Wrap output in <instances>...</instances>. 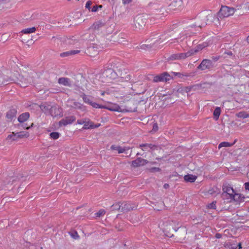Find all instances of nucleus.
<instances>
[{
    "instance_id": "f257e3e1",
    "label": "nucleus",
    "mask_w": 249,
    "mask_h": 249,
    "mask_svg": "<svg viewBox=\"0 0 249 249\" xmlns=\"http://www.w3.org/2000/svg\"><path fill=\"white\" fill-rule=\"evenodd\" d=\"M110 68V89L113 86H122V83L128 81L131 79V76L127 75L125 77L122 75L120 69L116 64L112 62Z\"/></svg>"
},
{
    "instance_id": "f03ea898",
    "label": "nucleus",
    "mask_w": 249,
    "mask_h": 249,
    "mask_svg": "<svg viewBox=\"0 0 249 249\" xmlns=\"http://www.w3.org/2000/svg\"><path fill=\"white\" fill-rule=\"evenodd\" d=\"M214 17V15L211 14L207 16L203 15L198 16L196 17L194 22L188 27V28H197L198 29H201L208 24L207 22L209 20H210L211 22H212Z\"/></svg>"
},
{
    "instance_id": "7ed1b4c3",
    "label": "nucleus",
    "mask_w": 249,
    "mask_h": 249,
    "mask_svg": "<svg viewBox=\"0 0 249 249\" xmlns=\"http://www.w3.org/2000/svg\"><path fill=\"white\" fill-rule=\"evenodd\" d=\"M146 18L145 15H138L134 18V27L136 30H141L145 26Z\"/></svg>"
},
{
    "instance_id": "20e7f679",
    "label": "nucleus",
    "mask_w": 249,
    "mask_h": 249,
    "mask_svg": "<svg viewBox=\"0 0 249 249\" xmlns=\"http://www.w3.org/2000/svg\"><path fill=\"white\" fill-rule=\"evenodd\" d=\"M235 12V8L233 7H229L227 6H222L221 9L217 13V18L222 19L225 17H228L232 15Z\"/></svg>"
},
{
    "instance_id": "39448f33",
    "label": "nucleus",
    "mask_w": 249,
    "mask_h": 249,
    "mask_svg": "<svg viewBox=\"0 0 249 249\" xmlns=\"http://www.w3.org/2000/svg\"><path fill=\"white\" fill-rule=\"evenodd\" d=\"M160 38L158 35H155L150 36L145 41V44H142L140 46V48L144 50H148L153 47V46L160 40Z\"/></svg>"
},
{
    "instance_id": "423d86ee",
    "label": "nucleus",
    "mask_w": 249,
    "mask_h": 249,
    "mask_svg": "<svg viewBox=\"0 0 249 249\" xmlns=\"http://www.w3.org/2000/svg\"><path fill=\"white\" fill-rule=\"evenodd\" d=\"M138 102L134 99H130L125 104L124 108L123 109L124 112H132L137 111Z\"/></svg>"
},
{
    "instance_id": "0eeeda50",
    "label": "nucleus",
    "mask_w": 249,
    "mask_h": 249,
    "mask_svg": "<svg viewBox=\"0 0 249 249\" xmlns=\"http://www.w3.org/2000/svg\"><path fill=\"white\" fill-rule=\"evenodd\" d=\"M222 190L223 191V193L222 194V196L224 199L225 198L230 199L231 196L235 193L233 188L227 182H225L223 184Z\"/></svg>"
},
{
    "instance_id": "6e6552de",
    "label": "nucleus",
    "mask_w": 249,
    "mask_h": 249,
    "mask_svg": "<svg viewBox=\"0 0 249 249\" xmlns=\"http://www.w3.org/2000/svg\"><path fill=\"white\" fill-rule=\"evenodd\" d=\"M121 86H113V88L110 89V97L112 99H120L124 97L125 93L120 89Z\"/></svg>"
},
{
    "instance_id": "1a4fd4ad",
    "label": "nucleus",
    "mask_w": 249,
    "mask_h": 249,
    "mask_svg": "<svg viewBox=\"0 0 249 249\" xmlns=\"http://www.w3.org/2000/svg\"><path fill=\"white\" fill-rule=\"evenodd\" d=\"M164 225L163 231L165 235L169 237L174 236V233L175 232V228L174 227V223L166 222L164 223Z\"/></svg>"
},
{
    "instance_id": "9d476101",
    "label": "nucleus",
    "mask_w": 249,
    "mask_h": 249,
    "mask_svg": "<svg viewBox=\"0 0 249 249\" xmlns=\"http://www.w3.org/2000/svg\"><path fill=\"white\" fill-rule=\"evenodd\" d=\"M214 67V64L212 61L210 59H203L201 63L198 66L197 69L201 70V71H204L206 70H210Z\"/></svg>"
},
{
    "instance_id": "9b49d317",
    "label": "nucleus",
    "mask_w": 249,
    "mask_h": 249,
    "mask_svg": "<svg viewBox=\"0 0 249 249\" xmlns=\"http://www.w3.org/2000/svg\"><path fill=\"white\" fill-rule=\"evenodd\" d=\"M172 78L173 77L167 72H164L154 76L153 81L154 82H167Z\"/></svg>"
},
{
    "instance_id": "f8f14e48",
    "label": "nucleus",
    "mask_w": 249,
    "mask_h": 249,
    "mask_svg": "<svg viewBox=\"0 0 249 249\" xmlns=\"http://www.w3.org/2000/svg\"><path fill=\"white\" fill-rule=\"evenodd\" d=\"M235 8V12L239 16L244 15L249 11V2L242 4L240 5L237 6Z\"/></svg>"
},
{
    "instance_id": "ddd939ff",
    "label": "nucleus",
    "mask_w": 249,
    "mask_h": 249,
    "mask_svg": "<svg viewBox=\"0 0 249 249\" xmlns=\"http://www.w3.org/2000/svg\"><path fill=\"white\" fill-rule=\"evenodd\" d=\"M41 109L46 113H49L52 116H56L57 114H53V112L57 109L55 106H52L50 105L44 103L40 105Z\"/></svg>"
},
{
    "instance_id": "4468645a",
    "label": "nucleus",
    "mask_w": 249,
    "mask_h": 249,
    "mask_svg": "<svg viewBox=\"0 0 249 249\" xmlns=\"http://www.w3.org/2000/svg\"><path fill=\"white\" fill-rule=\"evenodd\" d=\"M29 134L27 132H19L16 133L13 132L7 136V139L11 141H16L18 138H27Z\"/></svg>"
},
{
    "instance_id": "2eb2a0df",
    "label": "nucleus",
    "mask_w": 249,
    "mask_h": 249,
    "mask_svg": "<svg viewBox=\"0 0 249 249\" xmlns=\"http://www.w3.org/2000/svg\"><path fill=\"white\" fill-rule=\"evenodd\" d=\"M68 106L71 108L80 109L82 111L86 110V107L83 104L75 101L74 100H69L68 101Z\"/></svg>"
},
{
    "instance_id": "dca6fc26",
    "label": "nucleus",
    "mask_w": 249,
    "mask_h": 249,
    "mask_svg": "<svg viewBox=\"0 0 249 249\" xmlns=\"http://www.w3.org/2000/svg\"><path fill=\"white\" fill-rule=\"evenodd\" d=\"M82 98H83V100L84 101V102L87 104H88L90 105H91L92 107H94V108H107V109H109V107H105V106H102V105H100L96 103H95V102H93L90 98L86 96V95H83L82 96Z\"/></svg>"
},
{
    "instance_id": "f3484780",
    "label": "nucleus",
    "mask_w": 249,
    "mask_h": 249,
    "mask_svg": "<svg viewBox=\"0 0 249 249\" xmlns=\"http://www.w3.org/2000/svg\"><path fill=\"white\" fill-rule=\"evenodd\" d=\"M148 162L149 161L147 160L138 158L135 160L132 161L131 166L134 168H136L143 166Z\"/></svg>"
},
{
    "instance_id": "a211bd4d",
    "label": "nucleus",
    "mask_w": 249,
    "mask_h": 249,
    "mask_svg": "<svg viewBox=\"0 0 249 249\" xmlns=\"http://www.w3.org/2000/svg\"><path fill=\"white\" fill-rule=\"evenodd\" d=\"M124 35L122 33L115 32L111 36L112 39L110 41H113V42H117L119 43H123L124 41L125 38L124 37Z\"/></svg>"
},
{
    "instance_id": "6ab92c4d",
    "label": "nucleus",
    "mask_w": 249,
    "mask_h": 249,
    "mask_svg": "<svg viewBox=\"0 0 249 249\" xmlns=\"http://www.w3.org/2000/svg\"><path fill=\"white\" fill-rule=\"evenodd\" d=\"M75 119L76 118L74 116H68L60 120L59 122V124L60 126H66L72 124Z\"/></svg>"
},
{
    "instance_id": "aec40b11",
    "label": "nucleus",
    "mask_w": 249,
    "mask_h": 249,
    "mask_svg": "<svg viewBox=\"0 0 249 249\" xmlns=\"http://www.w3.org/2000/svg\"><path fill=\"white\" fill-rule=\"evenodd\" d=\"M121 204V212L125 213L131 210L135 209V207L132 206V204L130 203L127 202H122Z\"/></svg>"
},
{
    "instance_id": "412c9836",
    "label": "nucleus",
    "mask_w": 249,
    "mask_h": 249,
    "mask_svg": "<svg viewBox=\"0 0 249 249\" xmlns=\"http://www.w3.org/2000/svg\"><path fill=\"white\" fill-rule=\"evenodd\" d=\"M245 198V197L242 195L236 193L235 192L234 194L232 195L231 196L230 199L231 201L233 200L238 203H240L241 202H244Z\"/></svg>"
},
{
    "instance_id": "4be33fe9",
    "label": "nucleus",
    "mask_w": 249,
    "mask_h": 249,
    "mask_svg": "<svg viewBox=\"0 0 249 249\" xmlns=\"http://www.w3.org/2000/svg\"><path fill=\"white\" fill-rule=\"evenodd\" d=\"M175 236L178 239H181L184 237V234L186 232L185 230L183 228L179 227L177 229L175 228Z\"/></svg>"
},
{
    "instance_id": "5701e85b",
    "label": "nucleus",
    "mask_w": 249,
    "mask_h": 249,
    "mask_svg": "<svg viewBox=\"0 0 249 249\" xmlns=\"http://www.w3.org/2000/svg\"><path fill=\"white\" fill-rule=\"evenodd\" d=\"M110 150L113 155L123 153L124 150V149H123L122 147L116 145H112L110 147Z\"/></svg>"
},
{
    "instance_id": "b1692460",
    "label": "nucleus",
    "mask_w": 249,
    "mask_h": 249,
    "mask_svg": "<svg viewBox=\"0 0 249 249\" xmlns=\"http://www.w3.org/2000/svg\"><path fill=\"white\" fill-rule=\"evenodd\" d=\"M18 79H19V82H21V83H19L21 87H26L28 86V84L31 83L32 82V80L29 79H27L26 78H24L23 76L19 75V77L18 78Z\"/></svg>"
},
{
    "instance_id": "393cba45",
    "label": "nucleus",
    "mask_w": 249,
    "mask_h": 249,
    "mask_svg": "<svg viewBox=\"0 0 249 249\" xmlns=\"http://www.w3.org/2000/svg\"><path fill=\"white\" fill-rule=\"evenodd\" d=\"M100 126V124H94L89 121H86L85 124H84V126L83 127V129H88L90 128H94L98 127Z\"/></svg>"
},
{
    "instance_id": "a878e982",
    "label": "nucleus",
    "mask_w": 249,
    "mask_h": 249,
    "mask_svg": "<svg viewBox=\"0 0 249 249\" xmlns=\"http://www.w3.org/2000/svg\"><path fill=\"white\" fill-rule=\"evenodd\" d=\"M58 82L59 84L65 86L70 87L71 85V82L70 79L67 77L60 78L58 80Z\"/></svg>"
},
{
    "instance_id": "bb28decb",
    "label": "nucleus",
    "mask_w": 249,
    "mask_h": 249,
    "mask_svg": "<svg viewBox=\"0 0 249 249\" xmlns=\"http://www.w3.org/2000/svg\"><path fill=\"white\" fill-rule=\"evenodd\" d=\"M197 178V176L191 174H187L184 176V179L186 182H194L196 179Z\"/></svg>"
},
{
    "instance_id": "cd10ccee",
    "label": "nucleus",
    "mask_w": 249,
    "mask_h": 249,
    "mask_svg": "<svg viewBox=\"0 0 249 249\" xmlns=\"http://www.w3.org/2000/svg\"><path fill=\"white\" fill-rule=\"evenodd\" d=\"M110 111L124 112L123 109H121L118 105L112 104L111 102H110Z\"/></svg>"
},
{
    "instance_id": "c85d7f7f",
    "label": "nucleus",
    "mask_w": 249,
    "mask_h": 249,
    "mask_svg": "<svg viewBox=\"0 0 249 249\" xmlns=\"http://www.w3.org/2000/svg\"><path fill=\"white\" fill-rule=\"evenodd\" d=\"M29 116V113L28 112L22 113L18 117V121L20 123H23L28 119Z\"/></svg>"
},
{
    "instance_id": "c756f323",
    "label": "nucleus",
    "mask_w": 249,
    "mask_h": 249,
    "mask_svg": "<svg viewBox=\"0 0 249 249\" xmlns=\"http://www.w3.org/2000/svg\"><path fill=\"white\" fill-rule=\"evenodd\" d=\"M80 52L79 50H71L67 52H65L60 53V56L64 57H66L70 55H73L77 54Z\"/></svg>"
},
{
    "instance_id": "7c9ffc66",
    "label": "nucleus",
    "mask_w": 249,
    "mask_h": 249,
    "mask_svg": "<svg viewBox=\"0 0 249 249\" xmlns=\"http://www.w3.org/2000/svg\"><path fill=\"white\" fill-rule=\"evenodd\" d=\"M121 202L113 204L110 207V211H118L121 212Z\"/></svg>"
},
{
    "instance_id": "2f4dec72",
    "label": "nucleus",
    "mask_w": 249,
    "mask_h": 249,
    "mask_svg": "<svg viewBox=\"0 0 249 249\" xmlns=\"http://www.w3.org/2000/svg\"><path fill=\"white\" fill-rule=\"evenodd\" d=\"M224 246L226 249H237L236 244L230 242L225 243L224 245Z\"/></svg>"
},
{
    "instance_id": "473e14b6",
    "label": "nucleus",
    "mask_w": 249,
    "mask_h": 249,
    "mask_svg": "<svg viewBox=\"0 0 249 249\" xmlns=\"http://www.w3.org/2000/svg\"><path fill=\"white\" fill-rule=\"evenodd\" d=\"M236 142V140H235L234 141V142H233V143H230L229 142H222L219 144L218 148L220 149V148L223 147H231V146H232Z\"/></svg>"
},
{
    "instance_id": "72a5a7b5",
    "label": "nucleus",
    "mask_w": 249,
    "mask_h": 249,
    "mask_svg": "<svg viewBox=\"0 0 249 249\" xmlns=\"http://www.w3.org/2000/svg\"><path fill=\"white\" fill-rule=\"evenodd\" d=\"M221 113V109L219 107H216L215 109L214 110L213 115V118L217 120L219 118V117Z\"/></svg>"
},
{
    "instance_id": "f704fd0d",
    "label": "nucleus",
    "mask_w": 249,
    "mask_h": 249,
    "mask_svg": "<svg viewBox=\"0 0 249 249\" xmlns=\"http://www.w3.org/2000/svg\"><path fill=\"white\" fill-rule=\"evenodd\" d=\"M36 30V28L35 27H31L25 29H23L21 32L25 34H28L34 33Z\"/></svg>"
},
{
    "instance_id": "c9c22d12",
    "label": "nucleus",
    "mask_w": 249,
    "mask_h": 249,
    "mask_svg": "<svg viewBox=\"0 0 249 249\" xmlns=\"http://www.w3.org/2000/svg\"><path fill=\"white\" fill-rule=\"evenodd\" d=\"M181 0H174L170 4V6L174 7H178L181 6Z\"/></svg>"
},
{
    "instance_id": "e433bc0d",
    "label": "nucleus",
    "mask_w": 249,
    "mask_h": 249,
    "mask_svg": "<svg viewBox=\"0 0 249 249\" xmlns=\"http://www.w3.org/2000/svg\"><path fill=\"white\" fill-rule=\"evenodd\" d=\"M207 43H203L201 44H199L196 46V47L195 48V50L197 51V53L199 51L202 50L203 49L205 48L207 46Z\"/></svg>"
},
{
    "instance_id": "4c0bfd02",
    "label": "nucleus",
    "mask_w": 249,
    "mask_h": 249,
    "mask_svg": "<svg viewBox=\"0 0 249 249\" xmlns=\"http://www.w3.org/2000/svg\"><path fill=\"white\" fill-rule=\"evenodd\" d=\"M50 136L52 139L56 140L60 137V133L57 132H53L50 134Z\"/></svg>"
},
{
    "instance_id": "58836bf2",
    "label": "nucleus",
    "mask_w": 249,
    "mask_h": 249,
    "mask_svg": "<svg viewBox=\"0 0 249 249\" xmlns=\"http://www.w3.org/2000/svg\"><path fill=\"white\" fill-rule=\"evenodd\" d=\"M201 87V85H196L192 86L189 87H186L185 90H186V92H188L190 91L192 89H196V88H199V87Z\"/></svg>"
},
{
    "instance_id": "ea45409f",
    "label": "nucleus",
    "mask_w": 249,
    "mask_h": 249,
    "mask_svg": "<svg viewBox=\"0 0 249 249\" xmlns=\"http://www.w3.org/2000/svg\"><path fill=\"white\" fill-rule=\"evenodd\" d=\"M237 116L244 119L247 118L249 117V114L245 112H240L238 114Z\"/></svg>"
},
{
    "instance_id": "a19ab883",
    "label": "nucleus",
    "mask_w": 249,
    "mask_h": 249,
    "mask_svg": "<svg viewBox=\"0 0 249 249\" xmlns=\"http://www.w3.org/2000/svg\"><path fill=\"white\" fill-rule=\"evenodd\" d=\"M197 53V51L195 50V49H191L188 51L187 52L185 53L186 54L187 57L190 56L191 55H194V54Z\"/></svg>"
},
{
    "instance_id": "79ce46f5",
    "label": "nucleus",
    "mask_w": 249,
    "mask_h": 249,
    "mask_svg": "<svg viewBox=\"0 0 249 249\" xmlns=\"http://www.w3.org/2000/svg\"><path fill=\"white\" fill-rule=\"evenodd\" d=\"M174 60H178V53L173 54L167 58L168 61Z\"/></svg>"
},
{
    "instance_id": "37998d69",
    "label": "nucleus",
    "mask_w": 249,
    "mask_h": 249,
    "mask_svg": "<svg viewBox=\"0 0 249 249\" xmlns=\"http://www.w3.org/2000/svg\"><path fill=\"white\" fill-rule=\"evenodd\" d=\"M104 23L102 21H98L93 24L94 29H98L100 27H102Z\"/></svg>"
},
{
    "instance_id": "c03bdc74",
    "label": "nucleus",
    "mask_w": 249,
    "mask_h": 249,
    "mask_svg": "<svg viewBox=\"0 0 249 249\" xmlns=\"http://www.w3.org/2000/svg\"><path fill=\"white\" fill-rule=\"evenodd\" d=\"M216 202L213 201L211 203L208 205L207 207L208 209H216Z\"/></svg>"
},
{
    "instance_id": "a18cd8bd",
    "label": "nucleus",
    "mask_w": 249,
    "mask_h": 249,
    "mask_svg": "<svg viewBox=\"0 0 249 249\" xmlns=\"http://www.w3.org/2000/svg\"><path fill=\"white\" fill-rule=\"evenodd\" d=\"M15 181L13 178H9L6 179V181L5 182V185L12 184L13 182Z\"/></svg>"
},
{
    "instance_id": "49530a36",
    "label": "nucleus",
    "mask_w": 249,
    "mask_h": 249,
    "mask_svg": "<svg viewBox=\"0 0 249 249\" xmlns=\"http://www.w3.org/2000/svg\"><path fill=\"white\" fill-rule=\"evenodd\" d=\"M149 171L151 173L160 172L161 169L159 167H152L149 169Z\"/></svg>"
},
{
    "instance_id": "de8ad7c7",
    "label": "nucleus",
    "mask_w": 249,
    "mask_h": 249,
    "mask_svg": "<svg viewBox=\"0 0 249 249\" xmlns=\"http://www.w3.org/2000/svg\"><path fill=\"white\" fill-rule=\"evenodd\" d=\"M105 213V211L104 210L102 209L99 211L98 212L96 213L95 215L96 217H100L101 216L104 215Z\"/></svg>"
},
{
    "instance_id": "09e8293b",
    "label": "nucleus",
    "mask_w": 249,
    "mask_h": 249,
    "mask_svg": "<svg viewBox=\"0 0 249 249\" xmlns=\"http://www.w3.org/2000/svg\"><path fill=\"white\" fill-rule=\"evenodd\" d=\"M102 5H95L94 6L92 9H91V11L93 12H97L99 8H102Z\"/></svg>"
},
{
    "instance_id": "8fccbe9b",
    "label": "nucleus",
    "mask_w": 249,
    "mask_h": 249,
    "mask_svg": "<svg viewBox=\"0 0 249 249\" xmlns=\"http://www.w3.org/2000/svg\"><path fill=\"white\" fill-rule=\"evenodd\" d=\"M178 59H183L187 58L186 53H178Z\"/></svg>"
},
{
    "instance_id": "3c124183",
    "label": "nucleus",
    "mask_w": 249,
    "mask_h": 249,
    "mask_svg": "<svg viewBox=\"0 0 249 249\" xmlns=\"http://www.w3.org/2000/svg\"><path fill=\"white\" fill-rule=\"evenodd\" d=\"M148 147H149L152 150H155L158 149V146L156 145L149 143V144H148Z\"/></svg>"
},
{
    "instance_id": "603ef678",
    "label": "nucleus",
    "mask_w": 249,
    "mask_h": 249,
    "mask_svg": "<svg viewBox=\"0 0 249 249\" xmlns=\"http://www.w3.org/2000/svg\"><path fill=\"white\" fill-rule=\"evenodd\" d=\"M158 128H159V127H158L157 123H154L153 124V128H152L151 131L156 132L157 131H158Z\"/></svg>"
},
{
    "instance_id": "864d4df0",
    "label": "nucleus",
    "mask_w": 249,
    "mask_h": 249,
    "mask_svg": "<svg viewBox=\"0 0 249 249\" xmlns=\"http://www.w3.org/2000/svg\"><path fill=\"white\" fill-rule=\"evenodd\" d=\"M71 236L73 238V239H76L77 238H78L79 237V236L78 235V233L76 231H74V232H71Z\"/></svg>"
},
{
    "instance_id": "5fc2aeb1",
    "label": "nucleus",
    "mask_w": 249,
    "mask_h": 249,
    "mask_svg": "<svg viewBox=\"0 0 249 249\" xmlns=\"http://www.w3.org/2000/svg\"><path fill=\"white\" fill-rule=\"evenodd\" d=\"M239 220H240L238 222L241 223H245L246 222H249V219H247L246 218H239Z\"/></svg>"
},
{
    "instance_id": "6e6d98bb",
    "label": "nucleus",
    "mask_w": 249,
    "mask_h": 249,
    "mask_svg": "<svg viewBox=\"0 0 249 249\" xmlns=\"http://www.w3.org/2000/svg\"><path fill=\"white\" fill-rule=\"evenodd\" d=\"M91 4H92V2L91 1H90V0L88 1L86 3V6H85L86 8L87 9H88L89 10H90V8H91L90 6H91Z\"/></svg>"
},
{
    "instance_id": "4d7b16f0",
    "label": "nucleus",
    "mask_w": 249,
    "mask_h": 249,
    "mask_svg": "<svg viewBox=\"0 0 249 249\" xmlns=\"http://www.w3.org/2000/svg\"><path fill=\"white\" fill-rule=\"evenodd\" d=\"M175 76H177L179 78H181L183 75L180 73V72H172Z\"/></svg>"
},
{
    "instance_id": "13d9d810",
    "label": "nucleus",
    "mask_w": 249,
    "mask_h": 249,
    "mask_svg": "<svg viewBox=\"0 0 249 249\" xmlns=\"http://www.w3.org/2000/svg\"><path fill=\"white\" fill-rule=\"evenodd\" d=\"M244 185L245 190L249 191V182L245 183Z\"/></svg>"
},
{
    "instance_id": "bf43d9fd",
    "label": "nucleus",
    "mask_w": 249,
    "mask_h": 249,
    "mask_svg": "<svg viewBox=\"0 0 249 249\" xmlns=\"http://www.w3.org/2000/svg\"><path fill=\"white\" fill-rule=\"evenodd\" d=\"M219 56H213L212 57V60H213L214 62L217 61L219 59Z\"/></svg>"
},
{
    "instance_id": "052dcab7",
    "label": "nucleus",
    "mask_w": 249,
    "mask_h": 249,
    "mask_svg": "<svg viewBox=\"0 0 249 249\" xmlns=\"http://www.w3.org/2000/svg\"><path fill=\"white\" fill-rule=\"evenodd\" d=\"M85 123V121L83 120H79L77 121V124H84Z\"/></svg>"
},
{
    "instance_id": "680f3d73",
    "label": "nucleus",
    "mask_w": 249,
    "mask_h": 249,
    "mask_svg": "<svg viewBox=\"0 0 249 249\" xmlns=\"http://www.w3.org/2000/svg\"><path fill=\"white\" fill-rule=\"evenodd\" d=\"M224 54H226L230 56H232L233 55V53L231 51H224Z\"/></svg>"
},
{
    "instance_id": "e2e57ef3",
    "label": "nucleus",
    "mask_w": 249,
    "mask_h": 249,
    "mask_svg": "<svg viewBox=\"0 0 249 249\" xmlns=\"http://www.w3.org/2000/svg\"><path fill=\"white\" fill-rule=\"evenodd\" d=\"M5 84V82H4V81H3V77L2 76L0 75V86L2 84Z\"/></svg>"
},
{
    "instance_id": "0e129e2a",
    "label": "nucleus",
    "mask_w": 249,
    "mask_h": 249,
    "mask_svg": "<svg viewBox=\"0 0 249 249\" xmlns=\"http://www.w3.org/2000/svg\"><path fill=\"white\" fill-rule=\"evenodd\" d=\"M148 144H149V143H142L140 145V147H148Z\"/></svg>"
},
{
    "instance_id": "69168bd1",
    "label": "nucleus",
    "mask_w": 249,
    "mask_h": 249,
    "mask_svg": "<svg viewBox=\"0 0 249 249\" xmlns=\"http://www.w3.org/2000/svg\"><path fill=\"white\" fill-rule=\"evenodd\" d=\"M132 1V0H123V3L124 4L129 3Z\"/></svg>"
},
{
    "instance_id": "338daca9",
    "label": "nucleus",
    "mask_w": 249,
    "mask_h": 249,
    "mask_svg": "<svg viewBox=\"0 0 249 249\" xmlns=\"http://www.w3.org/2000/svg\"><path fill=\"white\" fill-rule=\"evenodd\" d=\"M221 236H222V235H221V234H220V233H216V234H215V237H216V238H217V239H219V238H220L221 237Z\"/></svg>"
},
{
    "instance_id": "774afa93",
    "label": "nucleus",
    "mask_w": 249,
    "mask_h": 249,
    "mask_svg": "<svg viewBox=\"0 0 249 249\" xmlns=\"http://www.w3.org/2000/svg\"><path fill=\"white\" fill-rule=\"evenodd\" d=\"M237 248L238 247V249H240L242 248V244L241 242L239 243L238 244H236Z\"/></svg>"
}]
</instances>
